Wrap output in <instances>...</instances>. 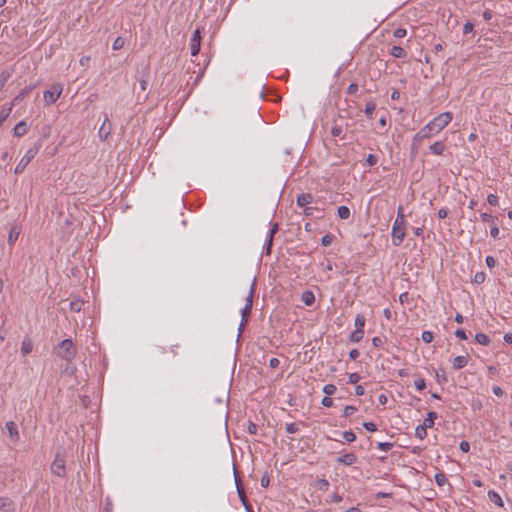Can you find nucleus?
I'll list each match as a JSON object with an SVG mask.
<instances>
[{
  "label": "nucleus",
  "mask_w": 512,
  "mask_h": 512,
  "mask_svg": "<svg viewBox=\"0 0 512 512\" xmlns=\"http://www.w3.org/2000/svg\"><path fill=\"white\" fill-rule=\"evenodd\" d=\"M453 115L451 112H444L435 117L427 125L420 129L415 135V141H421L422 139L430 138L432 135L439 133L444 129L451 121Z\"/></svg>",
  "instance_id": "f257e3e1"
},
{
  "label": "nucleus",
  "mask_w": 512,
  "mask_h": 512,
  "mask_svg": "<svg viewBox=\"0 0 512 512\" xmlns=\"http://www.w3.org/2000/svg\"><path fill=\"white\" fill-rule=\"evenodd\" d=\"M76 354V349L71 339H64L58 345L57 355L65 360L72 359Z\"/></svg>",
  "instance_id": "f03ea898"
},
{
  "label": "nucleus",
  "mask_w": 512,
  "mask_h": 512,
  "mask_svg": "<svg viewBox=\"0 0 512 512\" xmlns=\"http://www.w3.org/2000/svg\"><path fill=\"white\" fill-rule=\"evenodd\" d=\"M63 92V85L60 83H53L49 89L44 91L43 98L46 105L55 103Z\"/></svg>",
  "instance_id": "7ed1b4c3"
},
{
  "label": "nucleus",
  "mask_w": 512,
  "mask_h": 512,
  "mask_svg": "<svg viewBox=\"0 0 512 512\" xmlns=\"http://www.w3.org/2000/svg\"><path fill=\"white\" fill-rule=\"evenodd\" d=\"M40 149V144H35L34 147L28 149L26 154L21 158L17 166L15 167V174H20L24 171L26 166L31 162V160L37 155Z\"/></svg>",
  "instance_id": "20e7f679"
},
{
  "label": "nucleus",
  "mask_w": 512,
  "mask_h": 512,
  "mask_svg": "<svg viewBox=\"0 0 512 512\" xmlns=\"http://www.w3.org/2000/svg\"><path fill=\"white\" fill-rule=\"evenodd\" d=\"M405 237V223L395 221L392 228V242L399 246Z\"/></svg>",
  "instance_id": "39448f33"
},
{
  "label": "nucleus",
  "mask_w": 512,
  "mask_h": 512,
  "mask_svg": "<svg viewBox=\"0 0 512 512\" xmlns=\"http://www.w3.org/2000/svg\"><path fill=\"white\" fill-rule=\"evenodd\" d=\"M255 289H256V281L255 279L252 281L251 285H250V288H249V293H248V296L246 298V305L245 307L242 309V319H249V316H250V313H251V309H252V305H253V298H254V294H255Z\"/></svg>",
  "instance_id": "423d86ee"
},
{
  "label": "nucleus",
  "mask_w": 512,
  "mask_h": 512,
  "mask_svg": "<svg viewBox=\"0 0 512 512\" xmlns=\"http://www.w3.org/2000/svg\"><path fill=\"white\" fill-rule=\"evenodd\" d=\"M51 471L58 477H65L66 475L65 459L59 453L56 454L51 464Z\"/></svg>",
  "instance_id": "0eeeda50"
},
{
  "label": "nucleus",
  "mask_w": 512,
  "mask_h": 512,
  "mask_svg": "<svg viewBox=\"0 0 512 512\" xmlns=\"http://www.w3.org/2000/svg\"><path fill=\"white\" fill-rule=\"evenodd\" d=\"M201 46V32L200 29H196L190 39V50L191 55L196 56L199 53Z\"/></svg>",
  "instance_id": "6e6552de"
},
{
  "label": "nucleus",
  "mask_w": 512,
  "mask_h": 512,
  "mask_svg": "<svg viewBox=\"0 0 512 512\" xmlns=\"http://www.w3.org/2000/svg\"><path fill=\"white\" fill-rule=\"evenodd\" d=\"M6 429L9 433V436L12 439V441L17 442L19 440V432H18L16 423L14 421L7 422Z\"/></svg>",
  "instance_id": "1a4fd4ad"
},
{
  "label": "nucleus",
  "mask_w": 512,
  "mask_h": 512,
  "mask_svg": "<svg viewBox=\"0 0 512 512\" xmlns=\"http://www.w3.org/2000/svg\"><path fill=\"white\" fill-rule=\"evenodd\" d=\"M357 460V457L353 453H347L337 458V462L344 465H352Z\"/></svg>",
  "instance_id": "9d476101"
},
{
  "label": "nucleus",
  "mask_w": 512,
  "mask_h": 512,
  "mask_svg": "<svg viewBox=\"0 0 512 512\" xmlns=\"http://www.w3.org/2000/svg\"><path fill=\"white\" fill-rule=\"evenodd\" d=\"M469 356H457L453 359V368L459 370L464 368L468 364Z\"/></svg>",
  "instance_id": "9b49d317"
},
{
  "label": "nucleus",
  "mask_w": 512,
  "mask_h": 512,
  "mask_svg": "<svg viewBox=\"0 0 512 512\" xmlns=\"http://www.w3.org/2000/svg\"><path fill=\"white\" fill-rule=\"evenodd\" d=\"M0 511L3 512H13L14 505L13 502L9 498H0Z\"/></svg>",
  "instance_id": "f8f14e48"
},
{
  "label": "nucleus",
  "mask_w": 512,
  "mask_h": 512,
  "mask_svg": "<svg viewBox=\"0 0 512 512\" xmlns=\"http://www.w3.org/2000/svg\"><path fill=\"white\" fill-rule=\"evenodd\" d=\"M313 196L310 193H302L297 197V204L300 207H305L307 204L312 203Z\"/></svg>",
  "instance_id": "ddd939ff"
},
{
  "label": "nucleus",
  "mask_w": 512,
  "mask_h": 512,
  "mask_svg": "<svg viewBox=\"0 0 512 512\" xmlns=\"http://www.w3.org/2000/svg\"><path fill=\"white\" fill-rule=\"evenodd\" d=\"M235 483H236L239 498H240L241 502L243 503V505L245 506V508L248 509V500L246 498L245 491L240 484V480H238L236 476H235Z\"/></svg>",
  "instance_id": "4468645a"
},
{
  "label": "nucleus",
  "mask_w": 512,
  "mask_h": 512,
  "mask_svg": "<svg viewBox=\"0 0 512 512\" xmlns=\"http://www.w3.org/2000/svg\"><path fill=\"white\" fill-rule=\"evenodd\" d=\"M301 301L307 305L311 306L315 302V296L314 293L310 290H306L301 295Z\"/></svg>",
  "instance_id": "2eb2a0df"
},
{
  "label": "nucleus",
  "mask_w": 512,
  "mask_h": 512,
  "mask_svg": "<svg viewBox=\"0 0 512 512\" xmlns=\"http://www.w3.org/2000/svg\"><path fill=\"white\" fill-rule=\"evenodd\" d=\"M110 130V122L106 116L101 128L99 129V136L103 139H106L107 136L110 134Z\"/></svg>",
  "instance_id": "dca6fc26"
},
{
  "label": "nucleus",
  "mask_w": 512,
  "mask_h": 512,
  "mask_svg": "<svg viewBox=\"0 0 512 512\" xmlns=\"http://www.w3.org/2000/svg\"><path fill=\"white\" fill-rule=\"evenodd\" d=\"M27 132L26 122L20 121L13 129V133L16 137L23 136Z\"/></svg>",
  "instance_id": "f3484780"
},
{
  "label": "nucleus",
  "mask_w": 512,
  "mask_h": 512,
  "mask_svg": "<svg viewBox=\"0 0 512 512\" xmlns=\"http://www.w3.org/2000/svg\"><path fill=\"white\" fill-rule=\"evenodd\" d=\"M278 231V224L275 223L271 230H270V233H269V239L267 241V245H266V254H270L271 252V247H272V241H273V236L274 234Z\"/></svg>",
  "instance_id": "a211bd4d"
},
{
  "label": "nucleus",
  "mask_w": 512,
  "mask_h": 512,
  "mask_svg": "<svg viewBox=\"0 0 512 512\" xmlns=\"http://www.w3.org/2000/svg\"><path fill=\"white\" fill-rule=\"evenodd\" d=\"M444 149L445 145L443 142H435L430 146V151L435 155H441Z\"/></svg>",
  "instance_id": "6ab92c4d"
},
{
  "label": "nucleus",
  "mask_w": 512,
  "mask_h": 512,
  "mask_svg": "<svg viewBox=\"0 0 512 512\" xmlns=\"http://www.w3.org/2000/svg\"><path fill=\"white\" fill-rule=\"evenodd\" d=\"M390 54L395 58H404L406 57L405 50L400 46H393L390 50Z\"/></svg>",
  "instance_id": "aec40b11"
},
{
  "label": "nucleus",
  "mask_w": 512,
  "mask_h": 512,
  "mask_svg": "<svg viewBox=\"0 0 512 512\" xmlns=\"http://www.w3.org/2000/svg\"><path fill=\"white\" fill-rule=\"evenodd\" d=\"M488 496H489V499L495 503L496 505H498L499 507H503L504 504H503V501H502V498L501 496L495 492V491H489L488 492Z\"/></svg>",
  "instance_id": "412c9836"
},
{
  "label": "nucleus",
  "mask_w": 512,
  "mask_h": 512,
  "mask_svg": "<svg viewBox=\"0 0 512 512\" xmlns=\"http://www.w3.org/2000/svg\"><path fill=\"white\" fill-rule=\"evenodd\" d=\"M32 348H33V345H32V342L29 338H25L23 341H22V345H21V352L26 355V354H29L31 351H32Z\"/></svg>",
  "instance_id": "4be33fe9"
},
{
  "label": "nucleus",
  "mask_w": 512,
  "mask_h": 512,
  "mask_svg": "<svg viewBox=\"0 0 512 512\" xmlns=\"http://www.w3.org/2000/svg\"><path fill=\"white\" fill-rule=\"evenodd\" d=\"M436 418H437V413H436V412H433V411L429 412V413L427 414L426 419L424 420L423 425H424L426 428H428V427H429V428H430V427H432V426L434 425V421H435V419H436Z\"/></svg>",
  "instance_id": "5701e85b"
},
{
  "label": "nucleus",
  "mask_w": 512,
  "mask_h": 512,
  "mask_svg": "<svg viewBox=\"0 0 512 512\" xmlns=\"http://www.w3.org/2000/svg\"><path fill=\"white\" fill-rule=\"evenodd\" d=\"M32 90L31 87L23 89L12 101V105H15L17 102L23 100Z\"/></svg>",
  "instance_id": "b1692460"
},
{
  "label": "nucleus",
  "mask_w": 512,
  "mask_h": 512,
  "mask_svg": "<svg viewBox=\"0 0 512 512\" xmlns=\"http://www.w3.org/2000/svg\"><path fill=\"white\" fill-rule=\"evenodd\" d=\"M363 336H364L363 329H356L354 332L351 333L350 339L353 342H359L360 340H362Z\"/></svg>",
  "instance_id": "393cba45"
},
{
  "label": "nucleus",
  "mask_w": 512,
  "mask_h": 512,
  "mask_svg": "<svg viewBox=\"0 0 512 512\" xmlns=\"http://www.w3.org/2000/svg\"><path fill=\"white\" fill-rule=\"evenodd\" d=\"M475 340L482 345H488L490 343L489 337L484 333H477L475 335Z\"/></svg>",
  "instance_id": "a878e982"
},
{
  "label": "nucleus",
  "mask_w": 512,
  "mask_h": 512,
  "mask_svg": "<svg viewBox=\"0 0 512 512\" xmlns=\"http://www.w3.org/2000/svg\"><path fill=\"white\" fill-rule=\"evenodd\" d=\"M337 212L341 219H348L350 217V209L347 206H340Z\"/></svg>",
  "instance_id": "bb28decb"
},
{
  "label": "nucleus",
  "mask_w": 512,
  "mask_h": 512,
  "mask_svg": "<svg viewBox=\"0 0 512 512\" xmlns=\"http://www.w3.org/2000/svg\"><path fill=\"white\" fill-rule=\"evenodd\" d=\"M426 427L424 425H419L415 429V435L419 439L423 440L427 436Z\"/></svg>",
  "instance_id": "cd10ccee"
},
{
  "label": "nucleus",
  "mask_w": 512,
  "mask_h": 512,
  "mask_svg": "<svg viewBox=\"0 0 512 512\" xmlns=\"http://www.w3.org/2000/svg\"><path fill=\"white\" fill-rule=\"evenodd\" d=\"M375 109H376V104L373 101H369V102H367L366 107H365V114L369 118H371Z\"/></svg>",
  "instance_id": "c85d7f7f"
},
{
  "label": "nucleus",
  "mask_w": 512,
  "mask_h": 512,
  "mask_svg": "<svg viewBox=\"0 0 512 512\" xmlns=\"http://www.w3.org/2000/svg\"><path fill=\"white\" fill-rule=\"evenodd\" d=\"M11 77V74L7 71H3L0 74V91L3 89L9 78Z\"/></svg>",
  "instance_id": "c756f323"
},
{
  "label": "nucleus",
  "mask_w": 512,
  "mask_h": 512,
  "mask_svg": "<svg viewBox=\"0 0 512 512\" xmlns=\"http://www.w3.org/2000/svg\"><path fill=\"white\" fill-rule=\"evenodd\" d=\"M18 236H19V232L16 231L15 228H12L9 232V236H8V243L13 245L14 242L18 239Z\"/></svg>",
  "instance_id": "7c9ffc66"
},
{
  "label": "nucleus",
  "mask_w": 512,
  "mask_h": 512,
  "mask_svg": "<svg viewBox=\"0 0 512 512\" xmlns=\"http://www.w3.org/2000/svg\"><path fill=\"white\" fill-rule=\"evenodd\" d=\"M124 43H125V41L122 37H117L114 40L112 47L114 50H120L121 48H123Z\"/></svg>",
  "instance_id": "2f4dec72"
},
{
  "label": "nucleus",
  "mask_w": 512,
  "mask_h": 512,
  "mask_svg": "<svg viewBox=\"0 0 512 512\" xmlns=\"http://www.w3.org/2000/svg\"><path fill=\"white\" fill-rule=\"evenodd\" d=\"M435 481H436V483L439 486H443L447 482L445 474L444 473H437L435 475Z\"/></svg>",
  "instance_id": "473e14b6"
},
{
  "label": "nucleus",
  "mask_w": 512,
  "mask_h": 512,
  "mask_svg": "<svg viewBox=\"0 0 512 512\" xmlns=\"http://www.w3.org/2000/svg\"><path fill=\"white\" fill-rule=\"evenodd\" d=\"M364 325H365L364 316L358 314L355 318V326L357 327V329H363Z\"/></svg>",
  "instance_id": "72a5a7b5"
},
{
  "label": "nucleus",
  "mask_w": 512,
  "mask_h": 512,
  "mask_svg": "<svg viewBox=\"0 0 512 512\" xmlns=\"http://www.w3.org/2000/svg\"><path fill=\"white\" fill-rule=\"evenodd\" d=\"M336 391V386L333 384H327L323 387V392L327 395H333Z\"/></svg>",
  "instance_id": "f704fd0d"
},
{
  "label": "nucleus",
  "mask_w": 512,
  "mask_h": 512,
  "mask_svg": "<svg viewBox=\"0 0 512 512\" xmlns=\"http://www.w3.org/2000/svg\"><path fill=\"white\" fill-rule=\"evenodd\" d=\"M342 133H343V129L339 125H334L331 129V134L333 137H339L342 135Z\"/></svg>",
  "instance_id": "c9c22d12"
},
{
  "label": "nucleus",
  "mask_w": 512,
  "mask_h": 512,
  "mask_svg": "<svg viewBox=\"0 0 512 512\" xmlns=\"http://www.w3.org/2000/svg\"><path fill=\"white\" fill-rule=\"evenodd\" d=\"M82 302L80 300L72 301L70 303V309L75 312H79L82 308Z\"/></svg>",
  "instance_id": "e433bc0d"
},
{
  "label": "nucleus",
  "mask_w": 512,
  "mask_h": 512,
  "mask_svg": "<svg viewBox=\"0 0 512 512\" xmlns=\"http://www.w3.org/2000/svg\"><path fill=\"white\" fill-rule=\"evenodd\" d=\"M343 438L348 442H353L356 439L355 434L352 431H345L343 432Z\"/></svg>",
  "instance_id": "4c0bfd02"
},
{
  "label": "nucleus",
  "mask_w": 512,
  "mask_h": 512,
  "mask_svg": "<svg viewBox=\"0 0 512 512\" xmlns=\"http://www.w3.org/2000/svg\"><path fill=\"white\" fill-rule=\"evenodd\" d=\"M414 385L418 390H423L426 387V382L423 378H418L414 381Z\"/></svg>",
  "instance_id": "58836bf2"
},
{
  "label": "nucleus",
  "mask_w": 512,
  "mask_h": 512,
  "mask_svg": "<svg viewBox=\"0 0 512 512\" xmlns=\"http://www.w3.org/2000/svg\"><path fill=\"white\" fill-rule=\"evenodd\" d=\"M298 430H299V427L296 423H290L286 426V432L289 434L296 433V432H298Z\"/></svg>",
  "instance_id": "ea45409f"
},
{
  "label": "nucleus",
  "mask_w": 512,
  "mask_h": 512,
  "mask_svg": "<svg viewBox=\"0 0 512 512\" xmlns=\"http://www.w3.org/2000/svg\"><path fill=\"white\" fill-rule=\"evenodd\" d=\"M422 340H423L425 343H430V342H432V340H433V334H432V332H430V331H424V332L422 333Z\"/></svg>",
  "instance_id": "a19ab883"
},
{
  "label": "nucleus",
  "mask_w": 512,
  "mask_h": 512,
  "mask_svg": "<svg viewBox=\"0 0 512 512\" xmlns=\"http://www.w3.org/2000/svg\"><path fill=\"white\" fill-rule=\"evenodd\" d=\"M395 221H399V222H403V223H406L405 222V216H404V213H403V207L402 206H399L398 207V210H397V218Z\"/></svg>",
  "instance_id": "79ce46f5"
},
{
  "label": "nucleus",
  "mask_w": 512,
  "mask_h": 512,
  "mask_svg": "<svg viewBox=\"0 0 512 512\" xmlns=\"http://www.w3.org/2000/svg\"><path fill=\"white\" fill-rule=\"evenodd\" d=\"M392 443H388V442H379L378 443V449L380 450H383V451H388L392 448Z\"/></svg>",
  "instance_id": "37998d69"
},
{
  "label": "nucleus",
  "mask_w": 512,
  "mask_h": 512,
  "mask_svg": "<svg viewBox=\"0 0 512 512\" xmlns=\"http://www.w3.org/2000/svg\"><path fill=\"white\" fill-rule=\"evenodd\" d=\"M318 488L321 490H327L329 487V482L326 479H320L317 482Z\"/></svg>",
  "instance_id": "c03bdc74"
},
{
  "label": "nucleus",
  "mask_w": 512,
  "mask_h": 512,
  "mask_svg": "<svg viewBox=\"0 0 512 512\" xmlns=\"http://www.w3.org/2000/svg\"><path fill=\"white\" fill-rule=\"evenodd\" d=\"M356 411V408L354 406H346L343 410V415L345 417H348L352 415Z\"/></svg>",
  "instance_id": "a18cd8bd"
},
{
  "label": "nucleus",
  "mask_w": 512,
  "mask_h": 512,
  "mask_svg": "<svg viewBox=\"0 0 512 512\" xmlns=\"http://www.w3.org/2000/svg\"><path fill=\"white\" fill-rule=\"evenodd\" d=\"M377 161H378L377 157L373 154H369L366 159V162L369 166H374L377 163Z\"/></svg>",
  "instance_id": "49530a36"
},
{
  "label": "nucleus",
  "mask_w": 512,
  "mask_h": 512,
  "mask_svg": "<svg viewBox=\"0 0 512 512\" xmlns=\"http://www.w3.org/2000/svg\"><path fill=\"white\" fill-rule=\"evenodd\" d=\"M361 379L360 375L358 373H351L349 375V382L352 384H356Z\"/></svg>",
  "instance_id": "de8ad7c7"
},
{
  "label": "nucleus",
  "mask_w": 512,
  "mask_h": 512,
  "mask_svg": "<svg viewBox=\"0 0 512 512\" xmlns=\"http://www.w3.org/2000/svg\"><path fill=\"white\" fill-rule=\"evenodd\" d=\"M363 426L370 432H375L377 430V426L373 422H365L363 423Z\"/></svg>",
  "instance_id": "09e8293b"
},
{
  "label": "nucleus",
  "mask_w": 512,
  "mask_h": 512,
  "mask_svg": "<svg viewBox=\"0 0 512 512\" xmlns=\"http://www.w3.org/2000/svg\"><path fill=\"white\" fill-rule=\"evenodd\" d=\"M487 201L490 205H497L498 204V197L494 194H489L487 197Z\"/></svg>",
  "instance_id": "8fccbe9b"
},
{
  "label": "nucleus",
  "mask_w": 512,
  "mask_h": 512,
  "mask_svg": "<svg viewBox=\"0 0 512 512\" xmlns=\"http://www.w3.org/2000/svg\"><path fill=\"white\" fill-rule=\"evenodd\" d=\"M407 34L406 30L403 28H398L394 31V36L397 38H403Z\"/></svg>",
  "instance_id": "3c124183"
},
{
  "label": "nucleus",
  "mask_w": 512,
  "mask_h": 512,
  "mask_svg": "<svg viewBox=\"0 0 512 512\" xmlns=\"http://www.w3.org/2000/svg\"><path fill=\"white\" fill-rule=\"evenodd\" d=\"M321 243L323 246H329L332 243V236L324 235L321 239Z\"/></svg>",
  "instance_id": "603ef678"
},
{
  "label": "nucleus",
  "mask_w": 512,
  "mask_h": 512,
  "mask_svg": "<svg viewBox=\"0 0 512 512\" xmlns=\"http://www.w3.org/2000/svg\"><path fill=\"white\" fill-rule=\"evenodd\" d=\"M11 111V108H9L8 110H2L0 112V125L7 119V117L9 116V113Z\"/></svg>",
  "instance_id": "864d4df0"
},
{
  "label": "nucleus",
  "mask_w": 512,
  "mask_h": 512,
  "mask_svg": "<svg viewBox=\"0 0 512 512\" xmlns=\"http://www.w3.org/2000/svg\"><path fill=\"white\" fill-rule=\"evenodd\" d=\"M357 91H358V85L355 83L350 84L347 88V93L350 95L356 93Z\"/></svg>",
  "instance_id": "5fc2aeb1"
},
{
  "label": "nucleus",
  "mask_w": 512,
  "mask_h": 512,
  "mask_svg": "<svg viewBox=\"0 0 512 512\" xmlns=\"http://www.w3.org/2000/svg\"><path fill=\"white\" fill-rule=\"evenodd\" d=\"M474 25L471 22H467L464 25L463 31L465 34L471 33L473 31Z\"/></svg>",
  "instance_id": "6e6d98bb"
},
{
  "label": "nucleus",
  "mask_w": 512,
  "mask_h": 512,
  "mask_svg": "<svg viewBox=\"0 0 512 512\" xmlns=\"http://www.w3.org/2000/svg\"><path fill=\"white\" fill-rule=\"evenodd\" d=\"M322 404L326 407H331L333 405V400L326 396L322 399Z\"/></svg>",
  "instance_id": "4d7b16f0"
},
{
  "label": "nucleus",
  "mask_w": 512,
  "mask_h": 512,
  "mask_svg": "<svg viewBox=\"0 0 512 512\" xmlns=\"http://www.w3.org/2000/svg\"><path fill=\"white\" fill-rule=\"evenodd\" d=\"M485 279V274L484 273H477L474 277V281L476 283H482Z\"/></svg>",
  "instance_id": "13d9d810"
},
{
  "label": "nucleus",
  "mask_w": 512,
  "mask_h": 512,
  "mask_svg": "<svg viewBox=\"0 0 512 512\" xmlns=\"http://www.w3.org/2000/svg\"><path fill=\"white\" fill-rule=\"evenodd\" d=\"M459 446L463 452H468L470 449V445L467 441H462Z\"/></svg>",
  "instance_id": "bf43d9fd"
},
{
  "label": "nucleus",
  "mask_w": 512,
  "mask_h": 512,
  "mask_svg": "<svg viewBox=\"0 0 512 512\" xmlns=\"http://www.w3.org/2000/svg\"><path fill=\"white\" fill-rule=\"evenodd\" d=\"M486 264L487 266H489L490 268L494 267L495 264H496V261L495 259L492 257V256H487L486 257Z\"/></svg>",
  "instance_id": "052dcab7"
},
{
  "label": "nucleus",
  "mask_w": 512,
  "mask_h": 512,
  "mask_svg": "<svg viewBox=\"0 0 512 512\" xmlns=\"http://www.w3.org/2000/svg\"><path fill=\"white\" fill-rule=\"evenodd\" d=\"M279 364H280V361L277 358H271L269 361V365L271 368H277L279 366Z\"/></svg>",
  "instance_id": "680f3d73"
},
{
  "label": "nucleus",
  "mask_w": 512,
  "mask_h": 512,
  "mask_svg": "<svg viewBox=\"0 0 512 512\" xmlns=\"http://www.w3.org/2000/svg\"><path fill=\"white\" fill-rule=\"evenodd\" d=\"M455 335H456L457 337L461 338V339H467V335H466L465 331H464V330H462V329H457V330L455 331Z\"/></svg>",
  "instance_id": "e2e57ef3"
},
{
  "label": "nucleus",
  "mask_w": 512,
  "mask_h": 512,
  "mask_svg": "<svg viewBox=\"0 0 512 512\" xmlns=\"http://www.w3.org/2000/svg\"><path fill=\"white\" fill-rule=\"evenodd\" d=\"M364 392H365V390H364V387H363V386H361V385H357V386L355 387V394H356L357 396H362V395L364 394Z\"/></svg>",
  "instance_id": "0e129e2a"
},
{
  "label": "nucleus",
  "mask_w": 512,
  "mask_h": 512,
  "mask_svg": "<svg viewBox=\"0 0 512 512\" xmlns=\"http://www.w3.org/2000/svg\"><path fill=\"white\" fill-rule=\"evenodd\" d=\"M359 355H360V353H359V351H358L357 349H352V350L349 352V357H350L351 359H353V360H354V359H356V358H358V357H359Z\"/></svg>",
  "instance_id": "69168bd1"
},
{
  "label": "nucleus",
  "mask_w": 512,
  "mask_h": 512,
  "mask_svg": "<svg viewBox=\"0 0 512 512\" xmlns=\"http://www.w3.org/2000/svg\"><path fill=\"white\" fill-rule=\"evenodd\" d=\"M499 233H500L499 228L496 226L492 227L490 230V234L493 238L498 237Z\"/></svg>",
  "instance_id": "338daca9"
},
{
  "label": "nucleus",
  "mask_w": 512,
  "mask_h": 512,
  "mask_svg": "<svg viewBox=\"0 0 512 512\" xmlns=\"http://www.w3.org/2000/svg\"><path fill=\"white\" fill-rule=\"evenodd\" d=\"M447 215H448V211L446 209H444V208H442V209H440L438 211V217L441 218V219L446 218Z\"/></svg>",
  "instance_id": "774afa93"
}]
</instances>
